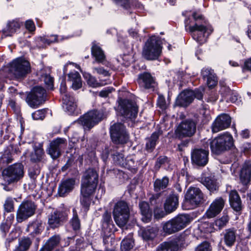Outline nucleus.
<instances>
[{
    "label": "nucleus",
    "instance_id": "nucleus-42",
    "mask_svg": "<svg viewBox=\"0 0 251 251\" xmlns=\"http://www.w3.org/2000/svg\"><path fill=\"white\" fill-rule=\"evenodd\" d=\"M157 231V229L156 228L149 227L143 232V237L146 240L153 239L156 236Z\"/></svg>",
    "mask_w": 251,
    "mask_h": 251
},
{
    "label": "nucleus",
    "instance_id": "nucleus-51",
    "mask_svg": "<svg viewBox=\"0 0 251 251\" xmlns=\"http://www.w3.org/2000/svg\"><path fill=\"white\" fill-rule=\"evenodd\" d=\"M50 37L53 38L52 40H51L49 38V36H47L41 38V41L42 42V43L47 44L49 45L50 44L58 42V36L57 35H50Z\"/></svg>",
    "mask_w": 251,
    "mask_h": 251
},
{
    "label": "nucleus",
    "instance_id": "nucleus-10",
    "mask_svg": "<svg viewBox=\"0 0 251 251\" xmlns=\"http://www.w3.org/2000/svg\"><path fill=\"white\" fill-rule=\"evenodd\" d=\"M189 30L193 38L200 45L206 42L205 34H207L208 36L213 31V29L210 25H199L198 23L190 26Z\"/></svg>",
    "mask_w": 251,
    "mask_h": 251
},
{
    "label": "nucleus",
    "instance_id": "nucleus-38",
    "mask_svg": "<svg viewBox=\"0 0 251 251\" xmlns=\"http://www.w3.org/2000/svg\"><path fill=\"white\" fill-rule=\"evenodd\" d=\"M44 155V151L42 147L35 146L34 152L31 154V160L33 162H39L42 159Z\"/></svg>",
    "mask_w": 251,
    "mask_h": 251
},
{
    "label": "nucleus",
    "instance_id": "nucleus-39",
    "mask_svg": "<svg viewBox=\"0 0 251 251\" xmlns=\"http://www.w3.org/2000/svg\"><path fill=\"white\" fill-rule=\"evenodd\" d=\"M73 212V216L70 221V224L71 226L72 227L73 230L76 232L79 230L80 229V220L78 218L76 210L74 209Z\"/></svg>",
    "mask_w": 251,
    "mask_h": 251
},
{
    "label": "nucleus",
    "instance_id": "nucleus-58",
    "mask_svg": "<svg viewBox=\"0 0 251 251\" xmlns=\"http://www.w3.org/2000/svg\"><path fill=\"white\" fill-rule=\"evenodd\" d=\"M169 162V159L167 156H161L157 158L155 165L158 168H160L162 165L168 163Z\"/></svg>",
    "mask_w": 251,
    "mask_h": 251
},
{
    "label": "nucleus",
    "instance_id": "nucleus-52",
    "mask_svg": "<svg viewBox=\"0 0 251 251\" xmlns=\"http://www.w3.org/2000/svg\"><path fill=\"white\" fill-rule=\"evenodd\" d=\"M93 69L94 73H96L98 75H102L105 77H109L110 76V74L109 72L104 69L103 67H94Z\"/></svg>",
    "mask_w": 251,
    "mask_h": 251
},
{
    "label": "nucleus",
    "instance_id": "nucleus-25",
    "mask_svg": "<svg viewBox=\"0 0 251 251\" xmlns=\"http://www.w3.org/2000/svg\"><path fill=\"white\" fill-rule=\"evenodd\" d=\"M99 175L94 169H87L82 176L81 182L98 185Z\"/></svg>",
    "mask_w": 251,
    "mask_h": 251
},
{
    "label": "nucleus",
    "instance_id": "nucleus-15",
    "mask_svg": "<svg viewBox=\"0 0 251 251\" xmlns=\"http://www.w3.org/2000/svg\"><path fill=\"white\" fill-rule=\"evenodd\" d=\"M46 90L40 86H36L33 88L27 96L26 100L28 105L32 108H36L42 103L44 97L46 95Z\"/></svg>",
    "mask_w": 251,
    "mask_h": 251
},
{
    "label": "nucleus",
    "instance_id": "nucleus-32",
    "mask_svg": "<svg viewBox=\"0 0 251 251\" xmlns=\"http://www.w3.org/2000/svg\"><path fill=\"white\" fill-rule=\"evenodd\" d=\"M201 182L211 192L214 193L217 191L219 186L217 180L213 177H204L201 178Z\"/></svg>",
    "mask_w": 251,
    "mask_h": 251
},
{
    "label": "nucleus",
    "instance_id": "nucleus-24",
    "mask_svg": "<svg viewBox=\"0 0 251 251\" xmlns=\"http://www.w3.org/2000/svg\"><path fill=\"white\" fill-rule=\"evenodd\" d=\"M75 182V179L74 178H69L62 181L58 187L59 196L64 197L67 194L72 191L74 188Z\"/></svg>",
    "mask_w": 251,
    "mask_h": 251
},
{
    "label": "nucleus",
    "instance_id": "nucleus-57",
    "mask_svg": "<svg viewBox=\"0 0 251 251\" xmlns=\"http://www.w3.org/2000/svg\"><path fill=\"white\" fill-rule=\"evenodd\" d=\"M117 4L120 5L126 9H128L130 7V0H112Z\"/></svg>",
    "mask_w": 251,
    "mask_h": 251
},
{
    "label": "nucleus",
    "instance_id": "nucleus-11",
    "mask_svg": "<svg viewBox=\"0 0 251 251\" xmlns=\"http://www.w3.org/2000/svg\"><path fill=\"white\" fill-rule=\"evenodd\" d=\"M37 206L31 201H25L20 205L16 213V220L21 223L33 216L35 212Z\"/></svg>",
    "mask_w": 251,
    "mask_h": 251
},
{
    "label": "nucleus",
    "instance_id": "nucleus-1",
    "mask_svg": "<svg viewBox=\"0 0 251 251\" xmlns=\"http://www.w3.org/2000/svg\"><path fill=\"white\" fill-rule=\"evenodd\" d=\"M208 145L212 153L219 155L230 150L234 146V140L230 133L225 132L214 138L209 139L207 147Z\"/></svg>",
    "mask_w": 251,
    "mask_h": 251
},
{
    "label": "nucleus",
    "instance_id": "nucleus-33",
    "mask_svg": "<svg viewBox=\"0 0 251 251\" xmlns=\"http://www.w3.org/2000/svg\"><path fill=\"white\" fill-rule=\"evenodd\" d=\"M62 100L65 109L70 113H73L77 107L76 102L75 98L71 96H66V95H64Z\"/></svg>",
    "mask_w": 251,
    "mask_h": 251
},
{
    "label": "nucleus",
    "instance_id": "nucleus-50",
    "mask_svg": "<svg viewBox=\"0 0 251 251\" xmlns=\"http://www.w3.org/2000/svg\"><path fill=\"white\" fill-rule=\"evenodd\" d=\"M211 250L212 247L210 243L204 241L198 246L196 251H211Z\"/></svg>",
    "mask_w": 251,
    "mask_h": 251
},
{
    "label": "nucleus",
    "instance_id": "nucleus-40",
    "mask_svg": "<svg viewBox=\"0 0 251 251\" xmlns=\"http://www.w3.org/2000/svg\"><path fill=\"white\" fill-rule=\"evenodd\" d=\"M159 133L157 132H153L151 136L148 139V142L146 143V147L148 151H152L155 148L157 140L159 138Z\"/></svg>",
    "mask_w": 251,
    "mask_h": 251
},
{
    "label": "nucleus",
    "instance_id": "nucleus-20",
    "mask_svg": "<svg viewBox=\"0 0 251 251\" xmlns=\"http://www.w3.org/2000/svg\"><path fill=\"white\" fill-rule=\"evenodd\" d=\"M137 82L140 87L149 89L154 87L155 81L151 74L147 72L140 74L137 79Z\"/></svg>",
    "mask_w": 251,
    "mask_h": 251
},
{
    "label": "nucleus",
    "instance_id": "nucleus-14",
    "mask_svg": "<svg viewBox=\"0 0 251 251\" xmlns=\"http://www.w3.org/2000/svg\"><path fill=\"white\" fill-rule=\"evenodd\" d=\"M186 201L191 205L197 207L202 204L204 201V197L201 191L197 187H190L185 195Z\"/></svg>",
    "mask_w": 251,
    "mask_h": 251
},
{
    "label": "nucleus",
    "instance_id": "nucleus-44",
    "mask_svg": "<svg viewBox=\"0 0 251 251\" xmlns=\"http://www.w3.org/2000/svg\"><path fill=\"white\" fill-rule=\"evenodd\" d=\"M134 246V241L131 238L124 239L121 242V251H128L132 249Z\"/></svg>",
    "mask_w": 251,
    "mask_h": 251
},
{
    "label": "nucleus",
    "instance_id": "nucleus-19",
    "mask_svg": "<svg viewBox=\"0 0 251 251\" xmlns=\"http://www.w3.org/2000/svg\"><path fill=\"white\" fill-rule=\"evenodd\" d=\"M209 151L201 149H194L191 153L192 161L197 166L203 167L208 161Z\"/></svg>",
    "mask_w": 251,
    "mask_h": 251
},
{
    "label": "nucleus",
    "instance_id": "nucleus-7",
    "mask_svg": "<svg viewBox=\"0 0 251 251\" xmlns=\"http://www.w3.org/2000/svg\"><path fill=\"white\" fill-rule=\"evenodd\" d=\"M197 123L192 120H186L181 122L175 130L176 138L182 139L186 137H191L196 133Z\"/></svg>",
    "mask_w": 251,
    "mask_h": 251
},
{
    "label": "nucleus",
    "instance_id": "nucleus-49",
    "mask_svg": "<svg viewBox=\"0 0 251 251\" xmlns=\"http://www.w3.org/2000/svg\"><path fill=\"white\" fill-rule=\"evenodd\" d=\"M91 196L86 194H81L80 203L84 207L88 208L89 207L91 201Z\"/></svg>",
    "mask_w": 251,
    "mask_h": 251
},
{
    "label": "nucleus",
    "instance_id": "nucleus-26",
    "mask_svg": "<svg viewBox=\"0 0 251 251\" xmlns=\"http://www.w3.org/2000/svg\"><path fill=\"white\" fill-rule=\"evenodd\" d=\"M229 201L231 207L234 210L239 212L242 209V204L240 197L235 190L230 191L229 196Z\"/></svg>",
    "mask_w": 251,
    "mask_h": 251
},
{
    "label": "nucleus",
    "instance_id": "nucleus-8",
    "mask_svg": "<svg viewBox=\"0 0 251 251\" xmlns=\"http://www.w3.org/2000/svg\"><path fill=\"white\" fill-rule=\"evenodd\" d=\"M110 132L112 141L116 144H125L129 139V134L122 123L118 122L112 125Z\"/></svg>",
    "mask_w": 251,
    "mask_h": 251
},
{
    "label": "nucleus",
    "instance_id": "nucleus-55",
    "mask_svg": "<svg viewBox=\"0 0 251 251\" xmlns=\"http://www.w3.org/2000/svg\"><path fill=\"white\" fill-rule=\"evenodd\" d=\"M215 75L213 70L208 68H203L201 70V75L204 79H207L209 77Z\"/></svg>",
    "mask_w": 251,
    "mask_h": 251
},
{
    "label": "nucleus",
    "instance_id": "nucleus-27",
    "mask_svg": "<svg viewBox=\"0 0 251 251\" xmlns=\"http://www.w3.org/2000/svg\"><path fill=\"white\" fill-rule=\"evenodd\" d=\"M180 242L178 240L163 242L158 247V251H177L181 250Z\"/></svg>",
    "mask_w": 251,
    "mask_h": 251
},
{
    "label": "nucleus",
    "instance_id": "nucleus-34",
    "mask_svg": "<svg viewBox=\"0 0 251 251\" xmlns=\"http://www.w3.org/2000/svg\"><path fill=\"white\" fill-rule=\"evenodd\" d=\"M169 179L167 176H164L161 179H156L153 183L154 191L159 192L161 190L167 188L169 184Z\"/></svg>",
    "mask_w": 251,
    "mask_h": 251
},
{
    "label": "nucleus",
    "instance_id": "nucleus-43",
    "mask_svg": "<svg viewBox=\"0 0 251 251\" xmlns=\"http://www.w3.org/2000/svg\"><path fill=\"white\" fill-rule=\"evenodd\" d=\"M192 17L196 22L195 24L198 23L199 25H209L207 20L199 12H194L192 14Z\"/></svg>",
    "mask_w": 251,
    "mask_h": 251
},
{
    "label": "nucleus",
    "instance_id": "nucleus-46",
    "mask_svg": "<svg viewBox=\"0 0 251 251\" xmlns=\"http://www.w3.org/2000/svg\"><path fill=\"white\" fill-rule=\"evenodd\" d=\"M229 218L227 215H224L221 218L217 219L214 222L215 225L219 229H221L225 226L228 223Z\"/></svg>",
    "mask_w": 251,
    "mask_h": 251
},
{
    "label": "nucleus",
    "instance_id": "nucleus-31",
    "mask_svg": "<svg viewBox=\"0 0 251 251\" xmlns=\"http://www.w3.org/2000/svg\"><path fill=\"white\" fill-rule=\"evenodd\" d=\"M139 206L141 213L143 216V221L146 223L149 222L152 216V212L149 203L146 201H142L139 202Z\"/></svg>",
    "mask_w": 251,
    "mask_h": 251
},
{
    "label": "nucleus",
    "instance_id": "nucleus-56",
    "mask_svg": "<svg viewBox=\"0 0 251 251\" xmlns=\"http://www.w3.org/2000/svg\"><path fill=\"white\" fill-rule=\"evenodd\" d=\"M217 78L215 75L207 79V84L209 88H212L217 84Z\"/></svg>",
    "mask_w": 251,
    "mask_h": 251
},
{
    "label": "nucleus",
    "instance_id": "nucleus-28",
    "mask_svg": "<svg viewBox=\"0 0 251 251\" xmlns=\"http://www.w3.org/2000/svg\"><path fill=\"white\" fill-rule=\"evenodd\" d=\"M92 55L95 61L99 63H103L106 59V56L101 48L95 43H93L91 48Z\"/></svg>",
    "mask_w": 251,
    "mask_h": 251
},
{
    "label": "nucleus",
    "instance_id": "nucleus-35",
    "mask_svg": "<svg viewBox=\"0 0 251 251\" xmlns=\"http://www.w3.org/2000/svg\"><path fill=\"white\" fill-rule=\"evenodd\" d=\"M236 230L233 228H229L226 230L224 235L225 243L228 246H231L234 243L236 240Z\"/></svg>",
    "mask_w": 251,
    "mask_h": 251
},
{
    "label": "nucleus",
    "instance_id": "nucleus-41",
    "mask_svg": "<svg viewBox=\"0 0 251 251\" xmlns=\"http://www.w3.org/2000/svg\"><path fill=\"white\" fill-rule=\"evenodd\" d=\"M32 244V241L28 237H24L19 241V251H26L28 250Z\"/></svg>",
    "mask_w": 251,
    "mask_h": 251
},
{
    "label": "nucleus",
    "instance_id": "nucleus-48",
    "mask_svg": "<svg viewBox=\"0 0 251 251\" xmlns=\"http://www.w3.org/2000/svg\"><path fill=\"white\" fill-rule=\"evenodd\" d=\"M87 83L89 85L92 87H98L106 84V83H104L101 81L99 82L95 77L91 75L89 76Z\"/></svg>",
    "mask_w": 251,
    "mask_h": 251
},
{
    "label": "nucleus",
    "instance_id": "nucleus-53",
    "mask_svg": "<svg viewBox=\"0 0 251 251\" xmlns=\"http://www.w3.org/2000/svg\"><path fill=\"white\" fill-rule=\"evenodd\" d=\"M44 82L48 89L52 90L53 87V78L50 75H46L44 76Z\"/></svg>",
    "mask_w": 251,
    "mask_h": 251
},
{
    "label": "nucleus",
    "instance_id": "nucleus-23",
    "mask_svg": "<svg viewBox=\"0 0 251 251\" xmlns=\"http://www.w3.org/2000/svg\"><path fill=\"white\" fill-rule=\"evenodd\" d=\"M194 100V93L192 90H184L178 96L176 103L178 105L186 107L189 105Z\"/></svg>",
    "mask_w": 251,
    "mask_h": 251
},
{
    "label": "nucleus",
    "instance_id": "nucleus-16",
    "mask_svg": "<svg viewBox=\"0 0 251 251\" xmlns=\"http://www.w3.org/2000/svg\"><path fill=\"white\" fill-rule=\"evenodd\" d=\"M67 219L68 215L65 212L56 210L49 215L48 224L50 228L55 229L62 225Z\"/></svg>",
    "mask_w": 251,
    "mask_h": 251
},
{
    "label": "nucleus",
    "instance_id": "nucleus-2",
    "mask_svg": "<svg viewBox=\"0 0 251 251\" xmlns=\"http://www.w3.org/2000/svg\"><path fill=\"white\" fill-rule=\"evenodd\" d=\"M162 50V42L160 39L152 36L146 42L142 50V56L147 60L157 59Z\"/></svg>",
    "mask_w": 251,
    "mask_h": 251
},
{
    "label": "nucleus",
    "instance_id": "nucleus-59",
    "mask_svg": "<svg viewBox=\"0 0 251 251\" xmlns=\"http://www.w3.org/2000/svg\"><path fill=\"white\" fill-rule=\"evenodd\" d=\"M157 105L162 109L167 108L166 100L164 97L159 96L157 100Z\"/></svg>",
    "mask_w": 251,
    "mask_h": 251
},
{
    "label": "nucleus",
    "instance_id": "nucleus-21",
    "mask_svg": "<svg viewBox=\"0 0 251 251\" xmlns=\"http://www.w3.org/2000/svg\"><path fill=\"white\" fill-rule=\"evenodd\" d=\"M240 179L245 185H248L251 180V161H246L242 165L240 173Z\"/></svg>",
    "mask_w": 251,
    "mask_h": 251
},
{
    "label": "nucleus",
    "instance_id": "nucleus-6",
    "mask_svg": "<svg viewBox=\"0 0 251 251\" xmlns=\"http://www.w3.org/2000/svg\"><path fill=\"white\" fill-rule=\"evenodd\" d=\"M24 166L21 163L14 164L3 170V179L8 184L19 181L24 176Z\"/></svg>",
    "mask_w": 251,
    "mask_h": 251
},
{
    "label": "nucleus",
    "instance_id": "nucleus-29",
    "mask_svg": "<svg viewBox=\"0 0 251 251\" xmlns=\"http://www.w3.org/2000/svg\"><path fill=\"white\" fill-rule=\"evenodd\" d=\"M68 80L72 82V87L76 90L82 87V81L80 74L76 71L71 72L68 74Z\"/></svg>",
    "mask_w": 251,
    "mask_h": 251
},
{
    "label": "nucleus",
    "instance_id": "nucleus-3",
    "mask_svg": "<svg viewBox=\"0 0 251 251\" xmlns=\"http://www.w3.org/2000/svg\"><path fill=\"white\" fill-rule=\"evenodd\" d=\"M113 215L116 224L120 227L125 226L130 216L128 203L123 200L117 201L113 208Z\"/></svg>",
    "mask_w": 251,
    "mask_h": 251
},
{
    "label": "nucleus",
    "instance_id": "nucleus-4",
    "mask_svg": "<svg viewBox=\"0 0 251 251\" xmlns=\"http://www.w3.org/2000/svg\"><path fill=\"white\" fill-rule=\"evenodd\" d=\"M189 222L188 215H179L165 223L163 225V230L167 234H172L182 230Z\"/></svg>",
    "mask_w": 251,
    "mask_h": 251
},
{
    "label": "nucleus",
    "instance_id": "nucleus-36",
    "mask_svg": "<svg viewBox=\"0 0 251 251\" xmlns=\"http://www.w3.org/2000/svg\"><path fill=\"white\" fill-rule=\"evenodd\" d=\"M21 26V24L17 20H13L9 22L7 24L6 29L4 33L6 36H11Z\"/></svg>",
    "mask_w": 251,
    "mask_h": 251
},
{
    "label": "nucleus",
    "instance_id": "nucleus-47",
    "mask_svg": "<svg viewBox=\"0 0 251 251\" xmlns=\"http://www.w3.org/2000/svg\"><path fill=\"white\" fill-rule=\"evenodd\" d=\"M162 195L161 192H158L157 193L151 194V197L149 198V201L151 205H156V207L159 205H161V201L160 198Z\"/></svg>",
    "mask_w": 251,
    "mask_h": 251
},
{
    "label": "nucleus",
    "instance_id": "nucleus-63",
    "mask_svg": "<svg viewBox=\"0 0 251 251\" xmlns=\"http://www.w3.org/2000/svg\"><path fill=\"white\" fill-rule=\"evenodd\" d=\"M115 161L120 165H124L125 162V158L122 154L118 153L115 155Z\"/></svg>",
    "mask_w": 251,
    "mask_h": 251
},
{
    "label": "nucleus",
    "instance_id": "nucleus-13",
    "mask_svg": "<svg viewBox=\"0 0 251 251\" xmlns=\"http://www.w3.org/2000/svg\"><path fill=\"white\" fill-rule=\"evenodd\" d=\"M67 146V141L65 138H57L50 142L47 152L53 160H55L61 156L62 150Z\"/></svg>",
    "mask_w": 251,
    "mask_h": 251
},
{
    "label": "nucleus",
    "instance_id": "nucleus-45",
    "mask_svg": "<svg viewBox=\"0 0 251 251\" xmlns=\"http://www.w3.org/2000/svg\"><path fill=\"white\" fill-rule=\"evenodd\" d=\"M15 200V199H14ZM4 211L6 212H12L14 211V199L12 197H7L3 204Z\"/></svg>",
    "mask_w": 251,
    "mask_h": 251
},
{
    "label": "nucleus",
    "instance_id": "nucleus-17",
    "mask_svg": "<svg viewBox=\"0 0 251 251\" xmlns=\"http://www.w3.org/2000/svg\"><path fill=\"white\" fill-rule=\"evenodd\" d=\"M231 122V119L228 115L223 114L218 116L211 126L212 132L217 133L229 127Z\"/></svg>",
    "mask_w": 251,
    "mask_h": 251
},
{
    "label": "nucleus",
    "instance_id": "nucleus-22",
    "mask_svg": "<svg viewBox=\"0 0 251 251\" xmlns=\"http://www.w3.org/2000/svg\"><path fill=\"white\" fill-rule=\"evenodd\" d=\"M178 205V196L176 194H170L166 199L164 208L167 213L175 211Z\"/></svg>",
    "mask_w": 251,
    "mask_h": 251
},
{
    "label": "nucleus",
    "instance_id": "nucleus-37",
    "mask_svg": "<svg viewBox=\"0 0 251 251\" xmlns=\"http://www.w3.org/2000/svg\"><path fill=\"white\" fill-rule=\"evenodd\" d=\"M97 185L88 184L81 182V194H86L92 196L95 193Z\"/></svg>",
    "mask_w": 251,
    "mask_h": 251
},
{
    "label": "nucleus",
    "instance_id": "nucleus-18",
    "mask_svg": "<svg viewBox=\"0 0 251 251\" xmlns=\"http://www.w3.org/2000/svg\"><path fill=\"white\" fill-rule=\"evenodd\" d=\"M225 201L222 197L215 199L206 210L204 216L208 219L215 217L219 214L224 207Z\"/></svg>",
    "mask_w": 251,
    "mask_h": 251
},
{
    "label": "nucleus",
    "instance_id": "nucleus-64",
    "mask_svg": "<svg viewBox=\"0 0 251 251\" xmlns=\"http://www.w3.org/2000/svg\"><path fill=\"white\" fill-rule=\"evenodd\" d=\"M113 90V89L110 87L105 88L100 92L99 96L101 97L106 98L112 92Z\"/></svg>",
    "mask_w": 251,
    "mask_h": 251
},
{
    "label": "nucleus",
    "instance_id": "nucleus-60",
    "mask_svg": "<svg viewBox=\"0 0 251 251\" xmlns=\"http://www.w3.org/2000/svg\"><path fill=\"white\" fill-rule=\"evenodd\" d=\"M60 92L62 96V99H63V96L66 95V96H70L68 94H67V86L66 84V82L65 80H63L61 85H60Z\"/></svg>",
    "mask_w": 251,
    "mask_h": 251
},
{
    "label": "nucleus",
    "instance_id": "nucleus-9",
    "mask_svg": "<svg viewBox=\"0 0 251 251\" xmlns=\"http://www.w3.org/2000/svg\"><path fill=\"white\" fill-rule=\"evenodd\" d=\"M9 71L16 77H23L30 73V64L24 58H17L10 63Z\"/></svg>",
    "mask_w": 251,
    "mask_h": 251
},
{
    "label": "nucleus",
    "instance_id": "nucleus-30",
    "mask_svg": "<svg viewBox=\"0 0 251 251\" xmlns=\"http://www.w3.org/2000/svg\"><path fill=\"white\" fill-rule=\"evenodd\" d=\"M61 240L59 235H54L50 238L43 247L41 251H51L59 245Z\"/></svg>",
    "mask_w": 251,
    "mask_h": 251
},
{
    "label": "nucleus",
    "instance_id": "nucleus-62",
    "mask_svg": "<svg viewBox=\"0 0 251 251\" xmlns=\"http://www.w3.org/2000/svg\"><path fill=\"white\" fill-rule=\"evenodd\" d=\"M25 26L27 30L31 32L35 30V25L32 20H27L25 23Z\"/></svg>",
    "mask_w": 251,
    "mask_h": 251
},
{
    "label": "nucleus",
    "instance_id": "nucleus-54",
    "mask_svg": "<svg viewBox=\"0 0 251 251\" xmlns=\"http://www.w3.org/2000/svg\"><path fill=\"white\" fill-rule=\"evenodd\" d=\"M34 120H43L45 117V111L43 109L37 110L32 114Z\"/></svg>",
    "mask_w": 251,
    "mask_h": 251
},
{
    "label": "nucleus",
    "instance_id": "nucleus-5",
    "mask_svg": "<svg viewBox=\"0 0 251 251\" xmlns=\"http://www.w3.org/2000/svg\"><path fill=\"white\" fill-rule=\"evenodd\" d=\"M108 114V112L103 110H91L81 117L80 121L84 129L89 130L103 119L106 118Z\"/></svg>",
    "mask_w": 251,
    "mask_h": 251
},
{
    "label": "nucleus",
    "instance_id": "nucleus-12",
    "mask_svg": "<svg viewBox=\"0 0 251 251\" xmlns=\"http://www.w3.org/2000/svg\"><path fill=\"white\" fill-rule=\"evenodd\" d=\"M138 106L136 104L128 100H123L119 104V113L124 118L132 120L138 114Z\"/></svg>",
    "mask_w": 251,
    "mask_h": 251
},
{
    "label": "nucleus",
    "instance_id": "nucleus-61",
    "mask_svg": "<svg viewBox=\"0 0 251 251\" xmlns=\"http://www.w3.org/2000/svg\"><path fill=\"white\" fill-rule=\"evenodd\" d=\"M11 226L5 222L2 223L0 225V231L3 233V235L5 236L7 233L9 232Z\"/></svg>",
    "mask_w": 251,
    "mask_h": 251
}]
</instances>
